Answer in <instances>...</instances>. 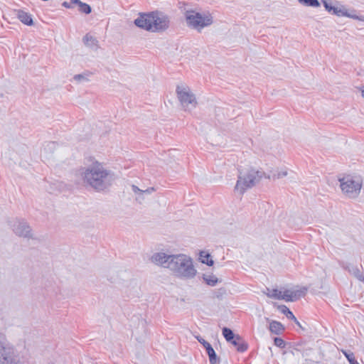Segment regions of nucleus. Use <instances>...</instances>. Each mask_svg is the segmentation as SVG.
Returning a JSON list of instances; mask_svg holds the SVG:
<instances>
[{"instance_id": "obj_14", "label": "nucleus", "mask_w": 364, "mask_h": 364, "mask_svg": "<svg viewBox=\"0 0 364 364\" xmlns=\"http://www.w3.org/2000/svg\"><path fill=\"white\" fill-rule=\"evenodd\" d=\"M343 267L347 270L350 274L355 277L360 282H364V274L356 265L350 264L343 265Z\"/></svg>"}, {"instance_id": "obj_18", "label": "nucleus", "mask_w": 364, "mask_h": 364, "mask_svg": "<svg viewBox=\"0 0 364 364\" xmlns=\"http://www.w3.org/2000/svg\"><path fill=\"white\" fill-rule=\"evenodd\" d=\"M56 146L57 144L54 141L47 142L41 150V155H43L46 158L48 157L49 154L53 153Z\"/></svg>"}, {"instance_id": "obj_36", "label": "nucleus", "mask_w": 364, "mask_h": 364, "mask_svg": "<svg viewBox=\"0 0 364 364\" xmlns=\"http://www.w3.org/2000/svg\"><path fill=\"white\" fill-rule=\"evenodd\" d=\"M70 3L73 7L74 4H77L80 6L82 2L80 0H70Z\"/></svg>"}, {"instance_id": "obj_17", "label": "nucleus", "mask_w": 364, "mask_h": 364, "mask_svg": "<svg viewBox=\"0 0 364 364\" xmlns=\"http://www.w3.org/2000/svg\"><path fill=\"white\" fill-rule=\"evenodd\" d=\"M269 329L271 333L280 335L284 332V327L280 322L277 321H272L269 323Z\"/></svg>"}, {"instance_id": "obj_16", "label": "nucleus", "mask_w": 364, "mask_h": 364, "mask_svg": "<svg viewBox=\"0 0 364 364\" xmlns=\"http://www.w3.org/2000/svg\"><path fill=\"white\" fill-rule=\"evenodd\" d=\"M239 352H245L247 349V343L238 335L230 342Z\"/></svg>"}, {"instance_id": "obj_10", "label": "nucleus", "mask_w": 364, "mask_h": 364, "mask_svg": "<svg viewBox=\"0 0 364 364\" xmlns=\"http://www.w3.org/2000/svg\"><path fill=\"white\" fill-rule=\"evenodd\" d=\"M0 364H16L14 347L2 342H0Z\"/></svg>"}, {"instance_id": "obj_34", "label": "nucleus", "mask_w": 364, "mask_h": 364, "mask_svg": "<svg viewBox=\"0 0 364 364\" xmlns=\"http://www.w3.org/2000/svg\"><path fill=\"white\" fill-rule=\"evenodd\" d=\"M135 200L138 203H141L144 200V195L139 194L136 196Z\"/></svg>"}, {"instance_id": "obj_31", "label": "nucleus", "mask_w": 364, "mask_h": 364, "mask_svg": "<svg viewBox=\"0 0 364 364\" xmlns=\"http://www.w3.org/2000/svg\"><path fill=\"white\" fill-rule=\"evenodd\" d=\"M132 190L136 196L139 194L143 195V190L140 189L135 185H132Z\"/></svg>"}, {"instance_id": "obj_39", "label": "nucleus", "mask_w": 364, "mask_h": 364, "mask_svg": "<svg viewBox=\"0 0 364 364\" xmlns=\"http://www.w3.org/2000/svg\"><path fill=\"white\" fill-rule=\"evenodd\" d=\"M361 95L364 97V88L361 90Z\"/></svg>"}, {"instance_id": "obj_22", "label": "nucleus", "mask_w": 364, "mask_h": 364, "mask_svg": "<svg viewBox=\"0 0 364 364\" xmlns=\"http://www.w3.org/2000/svg\"><path fill=\"white\" fill-rule=\"evenodd\" d=\"M223 335L228 342H231L237 337V335H235L231 329L226 327L223 328Z\"/></svg>"}, {"instance_id": "obj_37", "label": "nucleus", "mask_w": 364, "mask_h": 364, "mask_svg": "<svg viewBox=\"0 0 364 364\" xmlns=\"http://www.w3.org/2000/svg\"><path fill=\"white\" fill-rule=\"evenodd\" d=\"M63 6L65 8H72V5H71V3L70 1V2H67V1H64L63 3Z\"/></svg>"}, {"instance_id": "obj_23", "label": "nucleus", "mask_w": 364, "mask_h": 364, "mask_svg": "<svg viewBox=\"0 0 364 364\" xmlns=\"http://www.w3.org/2000/svg\"><path fill=\"white\" fill-rule=\"evenodd\" d=\"M280 311L284 314L289 319L296 320V317L293 313L285 305H280L278 306Z\"/></svg>"}, {"instance_id": "obj_21", "label": "nucleus", "mask_w": 364, "mask_h": 364, "mask_svg": "<svg viewBox=\"0 0 364 364\" xmlns=\"http://www.w3.org/2000/svg\"><path fill=\"white\" fill-rule=\"evenodd\" d=\"M200 259L202 263L206 264L208 266L213 264V260L210 258V255L206 252H201L200 253Z\"/></svg>"}, {"instance_id": "obj_29", "label": "nucleus", "mask_w": 364, "mask_h": 364, "mask_svg": "<svg viewBox=\"0 0 364 364\" xmlns=\"http://www.w3.org/2000/svg\"><path fill=\"white\" fill-rule=\"evenodd\" d=\"M274 345L279 348H284L285 343L284 340L281 338H275L274 340Z\"/></svg>"}, {"instance_id": "obj_32", "label": "nucleus", "mask_w": 364, "mask_h": 364, "mask_svg": "<svg viewBox=\"0 0 364 364\" xmlns=\"http://www.w3.org/2000/svg\"><path fill=\"white\" fill-rule=\"evenodd\" d=\"M132 190L136 196L139 194L143 195V190L140 189L135 185H132Z\"/></svg>"}, {"instance_id": "obj_8", "label": "nucleus", "mask_w": 364, "mask_h": 364, "mask_svg": "<svg viewBox=\"0 0 364 364\" xmlns=\"http://www.w3.org/2000/svg\"><path fill=\"white\" fill-rule=\"evenodd\" d=\"M13 232L18 237L31 239L33 237L31 228L23 219H15L11 221Z\"/></svg>"}, {"instance_id": "obj_30", "label": "nucleus", "mask_w": 364, "mask_h": 364, "mask_svg": "<svg viewBox=\"0 0 364 364\" xmlns=\"http://www.w3.org/2000/svg\"><path fill=\"white\" fill-rule=\"evenodd\" d=\"M196 338L198 341V342L203 346L205 350L207 349L208 347H210L211 346L208 342H207L205 339L200 336L196 337Z\"/></svg>"}, {"instance_id": "obj_24", "label": "nucleus", "mask_w": 364, "mask_h": 364, "mask_svg": "<svg viewBox=\"0 0 364 364\" xmlns=\"http://www.w3.org/2000/svg\"><path fill=\"white\" fill-rule=\"evenodd\" d=\"M84 43L89 47H95L97 46V41L89 34H86L83 38Z\"/></svg>"}, {"instance_id": "obj_11", "label": "nucleus", "mask_w": 364, "mask_h": 364, "mask_svg": "<svg viewBox=\"0 0 364 364\" xmlns=\"http://www.w3.org/2000/svg\"><path fill=\"white\" fill-rule=\"evenodd\" d=\"M322 2L326 10L333 15L337 16H346L353 19L363 20V18L358 16L349 13L343 6H341L339 7L334 6L328 3L326 0H323Z\"/></svg>"}, {"instance_id": "obj_19", "label": "nucleus", "mask_w": 364, "mask_h": 364, "mask_svg": "<svg viewBox=\"0 0 364 364\" xmlns=\"http://www.w3.org/2000/svg\"><path fill=\"white\" fill-rule=\"evenodd\" d=\"M206 352L208 355L210 364H219L220 360L211 346L207 348Z\"/></svg>"}, {"instance_id": "obj_26", "label": "nucleus", "mask_w": 364, "mask_h": 364, "mask_svg": "<svg viewBox=\"0 0 364 364\" xmlns=\"http://www.w3.org/2000/svg\"><path fill=\"white\" fill-rule=\"evenodd\" d=\"M299 3L306 6L314 8H318L320 6V3L318 0H298Z\"/></svg>"}, {"instance_id": "obj_9", "label": "nucleus", "mask_w": 364, "mask_h": 364, "mask_svg": "<svg viewBox=\"0 0 364 364\" xmlns=\"http://www.w3.org/2000/svg\"><path fill=\"white\" fill-rule=\"evenodd\" d=\"M170 25L169 17L159 11H152L151 32H163Z\"/></svg>"}, {"instance_id": "obj_2", "label": "nucleus", "mask_w": 364, "mask_h": 364, "mask_svg": "<svg viewBox=\"0 0 364 364\" xmlns=\"http://www.w3.org/2000/svg\"><path fill=\"white\" fill-rule=\"evenodd\" d=\"M169 270L177 278L192 279L197 274L192 258L185 254L173 255Z\"/></svg>"}, {"instance_id": "obj_33", "label": "nucleus", "mask_w": 364, "mask_h": 364, "mask_svg": "<svg viewBox=\"0 0 364 364\" xmlns=\"http://www.w3.org/2000/svg\"><path fill=\"white\" fill-rule=\"evenodd\" d=\"M154 191H155V188L154 187H150V188H148L146 190H143V195L144 193L151 194V193H152Z\"/></svg>"}, {"instance_id": "obj_5", "label": "nucleus", "mask_w": 364, "mask_h": 364, "mask_svg": "<svg viewBox=\"0 0 364 364\" xmlns=\"http://www.w3.org/2000/svg\"><path fill=\"white\" fill-rule=\"evenodd\" d=\"M342 193L347 198H357L363 187V180L359 176L348 175L338 179Z\"/></svg>"}, {"instance_id": "obj_1", "label": "nucleus", "mask_w": 364, "mask_h": 364, "mask_svg": "<svg viewBox=\"0 0 364 364\" xmlns=\"http://www.w3.org/2000/svg\"><path fill=\"white\" fill-rule=\"evenodd\" d=\"M79 176L85 186L97 191L109 188L114 180V174L97 161L81 168L79 170Z\"/></svg>"}, {"instance_id": "obj_28", "label": "nucleus", "mask_w": 364, "mask_h": 364, "mask_svg": "<svg viewBox=\"0 0 364 364\" xmlns=\"http://www.w3.org/2000/svg\"><path fill=\"white\" fill-rule=\"evenodd\" d=\"M80 11L82 13L88 14L91 12V7L88 4L82 2L80 3Z\"/></svg>"}, {"instance_id": "obj_25", "label": "nucleus", "mask_w": 364, "mask_h": 364, "mask_svg": "<svg viewBox=\"0 0 364 364\" xmlns=\"http://www.w3.org/2000/svg\"><path fill=\"white\" fill-rule=\"evenodd\" d=\"M91 75L89 72H85L82 74H77L74 75L73 79L77 82H88L89 81V77Z\"/></svg>"}, {"instance_id": "obj_13", "label": "nucleus", "mask_w": 364, "mask_h": 364, "mask_svg": "<svg viewBox=\"0 0 364 364\" xmlns=\"http://www.w3.org/2000/svg\"><path fill=\"white\" fill-rule=\"evenodd\" d=\"M152 12L140 13L134 20V24L145 31L151 32Z\"/></svg>"}, {"instance_id": "obj_4", "label": "nucleus", "mask_w": 364, "mask_h": 364, "mask_svg": "<svg viewBox=\"0 0 364 364\" xmlns=\"http://www.w3.org/2000/svg\"><path fill=\"white\" fill-rule=\"evenodd\" d=\"M264 173L253 168L242 169L239 172L235 191L240 195L255 186L262 178Z\"/></svg>"}, {"instance_id": "obj_3", "label": "nucleus", "mask_w": 364, "mask_h": 364, "mask_svg": "<svg viewBox=\"0 0 364 364\" xmlns=\"http://www.w3.org/2000/svg\"><path fill=\"white\" fill-rule=\"evenodd\" d=\"M183 16L188 28L201 32L213 23V16L208 11L200 12L192 9H184Z\"/></svg>"}, {"instance_id": "obj_27", "label": "nucleus", "mask_w": 364, "mask_h": 364, "mask_svg": "<svg viewBox=\"0 0 364 364\" xmlns=\"http://www.w3.org/2000/svg\"><path fill=\"white\" fill-rule=\"evenodd\" d=\"M343 354L346 356L350 364H359L355 360L354 354L351 352H348L344 350H341Z\"/></svg>"}, {"instance_id": "obj_35", "label": "nucleus", "mask_w": 364, "mask_h": 364, "mask_svg": "<svg viewBox=\"0 0 364 364\" xmlns=\"http://www.w3.org/2000/svg\"><path fill=\"white\" fill-rule=\"evenodd\" d=\"M287 175V171H281L277 173V178H280L286 176Z\"/></svg>"}, {"instance_id": "obj_7", "label": "nucleus", "mask_w": 364, "mask_h": 364, "mask_svg": "<svg viewBox=\"0 0 364 364\" xmlns=\"http://www.w3.org/2000/svg\"><path fill=\"white\" fill-rule=\"evenodd\" d=\"M306 291V288H302L295 291L287 289L284 291H279L277 289H270L267 288V291L264 292V294L269 298L284 300L286 301H294L301 296H304Z\"/></svg>"}, {"instance_id": "obj_15", "label": "nucleus", "mask_w": 364, "mask_h": 364, "mask_svg": "<svg viewBox=\"0 0 364 364\" xmlns=\"http://www.w3.org/2000/svg\"><path fill=\"white\" fill-rule=\"evenodd\" d=\"M16 15L18 18L25 25L32 26L33 24V18L30 14L23 10H18Z\"/></svg>"}, {"instance_id": "obj_6", "label": "nucleus", "mask_w": 364, "mask_h": 364, "mask_svg": "<svg viewBox=\"0 0 364 364\" xmlns=\"http://www.w3.org/2000/svg\"><path fill=\"white\" fill-rule=\"evenodd\" d=\"M176 94L183 111L190 112L197 107L198 101L196 95L186 84L181 83L177 85Z\"/></svg>"}, {"instance_id": "obj_38", "label": "nucleus", "mask_w": 364, "mask_h": 364, "mask_svg": "<svg viewBox=\"0 0 364 364\" xmlns=\"http://www.w3.org/2000/svg\"><path fill=\"white\" fill-rule=\"evenodd\" d=\"M293 321L296 323V324L298 326H299V327H301V324H300L299 321L296 318V320H293Z\"/></svg>"}, {"instance_id": "obj_12", "label": "nucleus", "mask_w": 364, "mask_h": 364, "mask_svg": "<svg viewBox=\"0 0 364 364\" xmlns=\"http://www.w3.org/2000/svg\"><path fill=\"white\" fill-rule=\"evenodd\" d=\"M172 258L173 255H167L164 252H160L154 253L150 257V261L157 266L169 269Z\"/></svg>"}, {"instance_id": "obj_20", "label": "nucleus", "mask_w": 364, "mask_h": 364, "mask_svg": "<svg viewBox=\"0 0 364 364\" xmlns=\"http://www.w3.org/2000/svg\"><path fill=\"white\" fill-rule=\"evenodd\" d=\"M203 279L205 282L211 287H214L218 282V279L213 274H203Z\"/></svg>"}]
</instances>
